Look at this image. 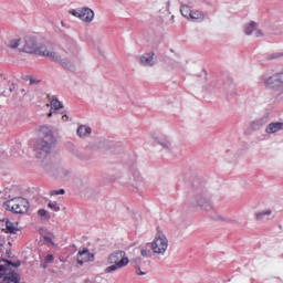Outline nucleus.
<instances>
[{
  "mask_svg": "<svg viewBox=\"0 0 283 283\" xmlns=\"http://www.w3.org/2000/svg\"><path fill=\"white\" fill-rule=\"evenodd\" d=\"M3 283H19V274L9 272L7 276H4Z\"/></svg>",
  "mask_w": 283,
  "mask_h": 283,
  "instance_id": "a878e982",
  "label": "nucleus"
},
{
  "mask_svg": "<svg viewBox=\"0 0 283 283\" xmlns=\"http://www.w3.org/2000/svg\"><path fill=\"white\" fill-rule=\"evenodd\" d=\"M77 136L80 138H88V136H92V128L87 127L85 125H81L77 127Z\"/></svg>",
  "mask_w": 283,
  "mask_h": 283,
  "instance_id": "412c9836",
  "label": "nucleus"
},
{
  "mask_svg": "<svg viewBox=\"0 0 283 283\" xmlns=\"http://www.w3.org/2000/svg\"><path fill=\"white\" fill-rule=\"evenodd\" d=\"M44 169H46L49 174H52L56 178H62V179L70 178V170L63 167H60L59 165H54V166L45 165Z\"/></svg>",
  "mask_w": 283,
  "mask_h": 283,
  "instance_id": "9d476101",
  "label": "nucleus"
},
{
  "mask_svg": "<svg viewBox=\"0 0 283 283\" xmlns=\"http://www.w3.org/2000/svg\"><path fill=\"white\" fill-rule=\"evenodd\" d=\"M46 262H52V260H54V255H52V254H49V255H46Z\"/></svg>",
  "mask_w": 283,
  "mask_h": 283,
  "instance_id": "c9c22d12",
  "label": "nucleus"
},
{
  "mask_svg": "<svg viewBox=\"0 0 283 283\" xmlns=\"http://www.w3.org/2000/svg\"><path fill=\"white\" fill-rule=\"evenodd\" d=\"M44 241L49 242V244H52V238H50V237H44Z\"/></svg>",
  "mask_w": 283,
  "mask_h": 283,
  "instance_id": "ea45409f",
  "label": "nucleus"
},
{
  "mask_svg": "<svg viewBox=\"0 0 283 283\" xmlns=\"http://www.w3.org/2000/svg\"><path fill=\"white\" fill-rule=\"evenodd\" d=\"M62 120L63 123H67V120H70V117L67 115H63Z\"/></svg>",
  "mask_w": 283,
  "mask_h": 283,
  "instance_id": "e433bc0d",
  "label": "nucleus"
},
{
  "mask_svg": "<svg viewBox=\"0 0 283 283\" xmlns=\"http://www.w3.org/2000/svg\"><path fill=\"white\" fill-rule=\"evenodd\" d=\"M243 32L247 36H251V34H254L256 39H259L260 36H264V33L254 21L247 23L243 28Z\"/></svg>",
  "mask_w": 283,
  "mask_h": 283,
  "instance_id": "f8f14e48",
  "label": "nucleus"
},
{
  "mask_svg": "<svg viewBox=\"0 0 283 283\" xmlns=\"http://www.w3.org/2000/svg\"><path fill=\"white\" fill-rule=\"evenodd\" d=\"M128 185L134 187V189H140V187H145V179L138 170H133L128 175Z\"/></svg>",
  "mask_w": 283,
  "mask_h": 283,
  "instance_id": "9b49d317",
  "label": "nucleus"
},
{
  "mask_svg": "<svg viewBox=\"0 0 283 283\" xmlns=\"http://www.w3.org/2000/svg\"><path fill=\"white\" fill-rule=\"evenodd\" d=\"M51 196H63L65 193V189L52 190Z\"/></svg>",
  "mask_w": 283,
  "mask_h": 283,
  "instance_id": "72a5a7b5",
  "label": "nucleus"
},
{
  "mask_svg": "<svg viewBox=\"0 0 283 283\" xmlns=\"http://www.w3.org/2000/svg\"><path fill=\"white\" fill-rule=\"evenodd\" d=\"M64 48L67 54H71L72 56H78L81 52V48H78V43H76L72 38H67L64 41Z\"/></svg>",
  "mask_w": 283,
  "mask_h": 283,
  "instance_id": "2eb2a0df",
  "label": "nucleus"
},
{
  "mask_svg": "<svg viewBox=\"0 0 283 283\" xmlns=\"http://www.w3.org/2000/svg\"><path fill=\"white\" fill-rule=\"evenodd\" d=\"M262 85L265 90H270L276 96H282L283 94V73H274L272 75L263 74L260 77Z\"/></svg>",
  "mask_w": 283,
  "mask_h": 283,
  "instance_id": "20e7f679",
  "label": "nucleus"
},
{
  "mask_svg": "<svg viewBox=\"0 0 283 283\" xmlns=\"http://www.w3.org/2000/svg\"><path fill=\"white\" fill-rule=\"evenodd\" d=\"M206 18L207 14H205V12L202 11L192 10L190 13L191 21H196L197 23H202V21H205Z\"/></svg>",
  "mask_w": 283,
  "mask_h": 283,
  "instance_id": "6ab92c4d",
  "label": "nucleus"
},
{
  "mask_svg": "<svg viewBox=\"0 0 283 283\" xmlns=\"http://www.w3.org/2000/svg\"><path fill=\"white\" fill-rule=\"evenodd\" d=\"M270 59H280V54H274V55H271Z\"/></svg>",
  "mask_w": 283,
  "mask_h": 283,
  "instance_id": "79ce46f5",
  "label": "nucleus"
},
{
  "mask_svg": "<svg viewBox=\"0 0 283 283\" xmlns=\"http://www.w3.org/2000/svg\"><path fill=\"white\" fill-rule=\"evenodd\" d=\"M108 264L105 269V273H114V271H118V269H125L127 264H129V258H127V253L125 251H114L107 258Z\"/></svg>",
  "mask_w": 283,
  "mask_h": 283,
  "instance_id": "39448f33",
  "label": "nucleus"
},
{
  "mask_svg": "<svg viewBox=\"0 0 283 283\" xmlns=\"http://www.w3.org/2000/svg\"><path fill=\"white\" fill-rule=\"evenodd\" d=\"M19 45H21V40L19 39L11 40L9 43V48H11V50H17Z\"/></svg>",
  "mask_w": 283,
  "mask_h": 283,
  "instance_id": "7c9ffc66",
  "label": "nucleus"
},
{
  "mask_svg": "<svg viewBox=\"0 0 283 283\" xmlns=\"http://www.w3.org/2000/svg\"><path fill=\"white\" fill-rule=\"evenodd\" d=\"M49 209H51V211H55L59 212L61 211V206H59V203L56 201H50L48 203Z\"/></svg>",
  "mask_w": 283,
  "mask_h": 283,
  "instance_id": "c756f323",
  "label": "nucleus"
},
{
  "mask_svg": "<svg viewBox=\"0 0 283 283\" xmlns=\"http://www.w3.org/2000/svg\"><path fill=\"white\" fill-rule=\"evenodd\" d=\"M34 83H39V81H35L34 78H30V85H34Z\"/></svg>",
  "mask_w": 283,
  "mask_h": 283,
  "instance_id": "a19ab883",
  "label": "nucleus"
},
{
  "mask_svg": "<svg viewBox=\"0 0 283 283\" xmlns=\"http://www.w3.org/2000/svg\"><path fill=\"white\" fill-rule=\"evenodd\" d=\"M140 254L143 255V258H151V255H154V251L149 250V247L145 245L144 248H142Z\"/></svg>",
  "mask_w": 283,
  "mask_h": 283,
  "instance_id": "cd10ccee",
  "label": "nucleus"
},
{
  "mask_svg": "<svg viewBox=\"0 0 283 283\" xmlns=\"http://www.w3.org/2000/svg\"><path fill=\"white\" fill-rule=\"evenodd\" d=\"M0 247H3V243L0 242Z\"/></svg>",
  "mask_w": 283,
  "mask_h": 283,
  "instance_id": "49530a36",
  "label": "nucleus"
},
{
  "mask_svg": "<svg viewBox=\"0 0 283 283\" xmlns=\"http://www.w3.org/2000/svg\"><path fill=\"white\" fill-rule=\"evenodd\" d=\"M94 282L95 283H102L103 282V277L97 276V277H95Z\"/></svg>",
  "mask_w": 283,
  "mask_h": 283,
  "instance_id": "4c0bfd02",
  "label": "nucleus"
},
{
  "mask_svg": "<svg viewBox=\"0 0 283 283\" xmlns=\"http://www.w3.org/2000/svg\"><path fill=\"white\" fill-rule=\"evenodd\" d=\"M21 93H22V94L25 93L24 88L21 90Z\"/></svg>",
  "mask_w": 283,
  "mask_h": 283,
  "instance_id": "a18cd8bd",
  "label": "nucleus"
},
{
  "mask_svg": "<svg viewBox=\"0 0 283 283\" xmlns=\"http://www.w3.org/2000/svg\"><path fill=\"white\" fill-rule=\"evenodd\" d=\"M70 153L75 156V158H80L81 160H83V154H81V151H78V149H76V147H74L73 145H71V148H69Z\"/></svg>",
  "mask_w": 283,
  "mask_h": 283,
  "instance_id": "c85d7f7f",
  "label": "nucleus"
},
{
  "mask_svg": "<svg viewBox=\"0 0 283 283\" xmlns=\"http://www.w3.org/2000/svg\"><path fill=\"white\" fill-rule=\"evenodd\" d=\"M6 227V233H13L15 235L21 231L19 228L14 227V223H12V221L9 220H7Z\"/></svg>",
  "mask_w": 283,
  "mask_h": 283,
  "instance_id": "393cba45",
  "label": "nucleus"
},
{
  "mask_svg": "<svg viewBox=\"0 0 283 283\" xmlns=\"http://www.w3.org/2000/svg\"><path fill=\"white\" fill-rule=\"evenodd\" d=\"M94 254L90 253V250L84 249L77 253V264L83 265L85 262H93Z\"/></svg>",
  "mask_w": 283,
  "mask_h": 283,
  "instance_id": "f3484780",
  "label": "nucleus"
},
{
  "mask_svg": "<svg viewBox=\"0 0 283 283\" xmlns=\"http://www.w3.org/2000/svg\"><path fill=\"white\" fill-rule=\"evenodd\" d=\"M4 209L12 211V213H28L30 201L23 197H15L4 202Z\"/></svg>",
  "mask_w": 283,
  "mask_h": 283,
  "instance_id": "0eeeda50",
  "label": "nucleus"
},
{
  "mask_svg": "<svg viewBox=\"0 0 283 283\" xmlns=\"http://www.w3.org/2000/svg\"><path fill=\"white\" fill-rule=\"evenodd\" d=\"M38 213H39V216H40L41 218H45L46 220H50V213H48V210H45V209H40V210L38 211Z\"/></svg>",
  "mask_w": 283,
  "mask_h": 283,
  "instance_id": "2f4dec72",
  "label": "nucleus"
},
{
  "mask_svg": "<svg viewBox=\"0 0 283 283\" xmlns=\"http://www.w3.org/2000/svg\"><path fill=\"white\" fill-rule=\"evenodd\" d=\"M71 14L81 19L84 23H92L94 21V11L87 7L73 9Z\"/></svg>",
  "mask_w": 283,
  "mask_h": 283,
  "instance_id": "1a4fd4ad",
  "label": "nucleus"
},
{
  "mask_svg": "<svg viewBox=\"0 0 283 283\" xmlns=\"http://www.w3.org/2000/svg\"><path fill=\"white\" fill-rule=\"evenodd\" d=\"M136 274L137 275H147V272H143V270H140V268L136 269Z\"/></svg>",
  "mask_w": 283,
  "mask_h": 283,
  "instance_id": "f704fd0d",
  "label": "nucleus"
},
{
  "mask_svg": "<svg viewBox=\"0 0 283 283\" xmlns=\"http://www.w3.org/2000/svg\"><path fill=\"white\" fill-rule=\"evenodd\" d=\"M140 262V259H135V264H138Z\"/></svg>",
  "mask_w": 283,
  "mask_h": 283,
  "instance_id": "37998d69",
  "label": "nucleus"
},
{
  "mask_svg": "<svg viewBox=\"0 0 283 283\" xmlns=\"http://www.w3.org/2000/svg\"><path fill=\"white\" fill-rule=\"evenodd\" d=\"M39 48V41H36V38L34 36H27L24 39L23 44V52H27L28 54H36V50Z\"/></svg>",
  "mask_w": 283,
  "mask_h": 283,
  "instance_id": "ddd939ff",
  "label": "nucleus"
},
{
  "mask_svg": "<svg viewBox=\"0 0 283 283\" xmlns=\"http://www.w3.org/2000/svg\"><path fill=\"white\" fill-rule=\"evenodd\" d=\"M151 140L155 145H159L164 151L167 154H174V142L171 140V137L167 135H151Z\"/></svg>",
  "mask_w": 283,
  "mask_h": 283,
  "instance_id": "6e6552de",
  "label": "nucleus"
},
{
  "mask_svg": "<svg viewBox=\"0 0 283 283\" xmlns=\"http://www.w3.org/2000/svg\"><path fill=\"white\" fill-rule=\"evenodd\" d=\"M191 207H200L205 211H211L213 209V203H211V195L207 191V188L199 186L195 187L192 196L190 197Z\"/></svg>",
  "mask_w": 283,
  "mask_h": 283,
  "instance_id": "7ed1b4c3",
  "label": "nucleus"
},
{
  "mask_svg": "<svg viewBox=\"0 0 283 283\" xmlns=\"http://www.w3.org/2000/svg\"><path fill=\"white\" fill-rule=\"evenodd\" d=\"M167 6H168V8H169V6H171V1H168V2H167Z\"/></svg>",
  "mask_w": 283,
  "mask_h": 283,
  "instance_id": "c03bdc74",
  "label": "nucleus"
},
{
  "mask_svg": "<svg viewBox=\"0 0 283 283\" xmlns=\"http://www.w3.org/2000/svg\"><path fill=\"white\" fill-rule=\"evenodd\" d=\"M9 90L10 92H14L17 90V84H11Z\"/></svg>",
  "mask_w": 283,
  "mask_h": 283,
  "instance_id": "58836bf2",
  "label": "nucleus"
},
{
  "mask_svg": "<svg viewBox=\"0 0 283 283\" xmlns=\"http://www.w3.org/2000/svg\"><path fill=\"white\" fill-rule=\"evenodd\" d=\"M264 125H266V118L262 117V118L252 120L250 123L249 127L252 132H258V130L262 129V127H264Z\"/></svg>",
  "mask_w": 283,
  "mask_h": 283,
  "instance_id": "a211bd4d",
  "label": "nucleus"
},
{
  "mask_svg": "<svg viewBox=\"0 0 283 283\" xmlns=\"http://www.w3.org/2000/svg\"><path fill=\"white\" fill-rule=\"evenodd\" d=\"M212 220H216V222H227L228 224H235V220L222 214H217L212 217Z\"/></svg>",
  "mask_w": 283,
  "mask_h": 283,
  "instance_id": "b1692460",
  "label": "nucleus"
},
{
  "mask_svg": "<svg viewBox=\"0 0 283 283\" xmlns=\"http://www.w3.org/2000/svg\"><path fill=\"white\" fill-rule=\"evenodd\" d=\"M35 54H40V56H48L50 61L60 63V65L66 70L73 67L72 60L65 56V52L55 51L54 46H52L50 42H38Z\"/></svg>",
  "mask_w": 283,
  "mask_h": 283,
  "instance_id": "f03ea898",
  "label": "nucleus"
},
{
  "mask_svg": "<svg viewBox=\"0 0 283 283\" xmlns=\"http://www.w3.org/2000/svg\"><path fill=\"white\" fill-rule=\"evenodd\" d=\"M234 82L232 77H227L226 83H224V87L226 90H229L230 87H233Z\"/></svg>",
  "mask_w": 283,
  "mask_h": 283,
  "instance_id": "473e14b6",
  "label": "nucleus"
},
{
  "mask_svg": "<svg viewBox=\"0 0 283 283\" xmlns=\"http://www.w3.org/2000/svg\"><path fill=\"white\" fill-rule=\"evenodd\" d=\"M282 129H283V123L276 122L268 125L265 128V132L266 134H276V132H280Z\"/></svg>",
  "mask_w": 283,
  "mask_h": 283,
  "instance_id": "aec40b11",
  "label": "nucleus"
},
{
  "mask_svg": "<svg viewBox=\"0 0 283 283\" xmlns=\"http://www.w3.org/2000/svg\"><path fill=\"white\" fill-rule=\"evenodd\" d=\"M19 269L21 266V261L12 262L8 260H1L0 261V277H3V275H8L10 273V268Z\"/></svg>",
  "mask_w": 283,
  "mask_h": 283,
  "instance_id": "4468645a",
  "label": "nucleus"
},
{
  "mask_svg": "<svg viewBox=\"0 0 283 283\" xmlns=\"http://www.w3.org/2000/svg\"><path fill=\"white\" fill-rule=\"evenodd\" d=\"M271 210H263V211H259L255 212V220L262 221L264 222L265 220H269V217L271 216Z\"/></svg>",
  "mask_w": 283,
  "mask_h": 283,
  "instance_id": "5701e85b",
  "label": "nucleus"
},
{
  "mask_svg": "<svg viewBox=\"0 0 283 283\" xmlns=\"http://www.w3.org/2000/svg\"><path fill=\"white\" fill-rule=\"evenodd\" d=\"M41 139L35 145V158L45 160L48 154L56 147V136H54V128L50 126H42L40 128Z\"/></svg>",
  "mask_w": 283,
  "mask_h": 283,
  "instance_id": "f257e3e1",
  "label": "nucleus"
},
{
  "mask_svg": "<svg viewBox=\"0 0 283 283\" xmlns=\"http://www.w3.org/2000/svg\"><path fill=\"white\" fill-rule=\"evenodd\" d=\"M180 12L182 14V17H185V19H190L191 18V8H189V6L184 4L181 6Z\"/></svg>",
  "mask_w": 283,
  "mask_h": 283,
  "instance_id": "bb28decb",
  "label": "nucleus"
},
{
  "mask_svg": "<svg viewBox=\"0 0 283 283\" xmlns=\"http://www.w3.org/2000/svg\"><path fill=\"white\" fill-rule=\"evenodd\" d=\"M51 112L49 113V118H52V114H56L59 109H63V104L56 98L51 101Z\"/></svg>",
  "mask_w": 283,
  "mask_h": 283,
  "instance_id": "4be33fe9",
  "label": "nucleus"
},
{
  "mask_svg": "<svg viewBox=\"0 0 283 283\" xmlns=\"http://www.w3.org/2000/svg\"><path fill=\"white\" fill-rule=\"evenodd\" d=\"M154 56H155L154 52H149L140 55L139 56L140 65H143L144 67H154V65H156V60L154 59Z\"/></svg>",
  "mask_w": 283,
  "mask_h": 283,
  "instance_id": "dca6fc26",
  "label": "nucleus"
},
{
  "mask_svg": "<svg viewBox=\"0 0 283 283\" xmlns=\"http://www.w3.org/2000/svg\"><path fill=\"white\" fill-rule=\"evenodd\" d=\"M153 255H166L167 249H169V239L163 231L158 230L153 242L150 243Z\"/></svg>",
  "mask_w": 283,
  "mask_h": 283,
  "instance_id": "423d86ee",
  "label": "nucleus"
}]
</instances>
